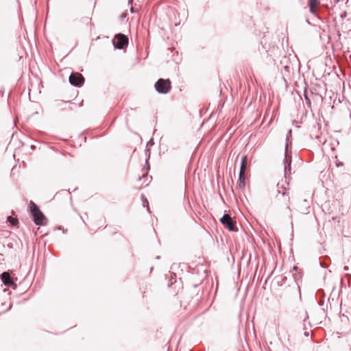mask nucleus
Returning <instances> with one entry per match:
<instances>
[{"instance_id":"7c9ffc66","label":"nucleus","mask_w":351,"mask_h":351,"mask_svg":"<svg viewBox=\"0 0 351 351\" xmlns=\"http://www.w3.org/2000/svg\"><path fill=\"white\" fill-rule=\"evenodd\" d=\"M346 278H351V274H346Z\"/></svg>"},{"instance_id":"c85d7f7f","label":"nucleus","mask_w":351,"mask_h":351,"mask_svg":"<svg viewBox=\"0 0 351 351\" xmlns=\"http://www.w3.org/2000/svg\"><path fill=\"white\" fill-rule=\"evenodd\" d=\"M324 293V291H323V290H322V289H320V290H319V291H317V293H318V294H321V293Z\"/></svg>"},{"instance_id":"4be33fe9","label":"nucleus","mask_w":351,"mask_h":351,"mask_svg":"<svg viewBox=\"0 0 351 351\" xmlns=\"http://www.w3.org/2000/svg\"><path fill=\"white\" fill-rule=\"evenodd\" d=\"M348 14H347V12L346 11H343V12L341 13L340 14V17L341 19H344L347 16Z\"/></svg>"},{"instance_id":"20e7f679","label":"nucleus","mask_w":351,"mask_h":351,"mask_svg":"<svg viewBox=\"0 0 351 351\" xmlns=\"http://www.w3.org/2000/svg\"><path fill=\"white\" fill-rule=\"evenodd\" d=\"M222 225L227 228L229 231L237 232L238 228L236 221L228 213H224L219 219Z\"/></svg>"},{"instance_id":"39448f33","label":"nucleus","mask_w":351,"mask_h":351,"mask_svg":"<svg viewBox=\"0 0 351 351\" xmlns=\"http://www.w3.org/2000/svg\"><path fill=\"white\" fill-rule=\"evenodd\" d=\"M128 38L122 33L116 34L112 39V44L115 49H123L128 45Z\"/></svg>"},{"instance_id":"f257e3e1","label":"nucleus","mask_w":351,"mask_h":351,"mask_svg":"<svg viewBox=\"0 0 351 351\" xmlns=\"http://www.w3.org/2000/svg\"><path fill=\"white\" fill-rule=\"evenodd\" d=\"M28 208L33 221L36 225L45 226L47 224V219L36 204L31 200Z\"/></svg>"},{"instance_id":"58836bf2","label":"nucleus","mask_w":351,"mask_h":351,"mask_svg":"<svg viewBox=\"0 0 351 351\" xmlns=\"http://www.w3.org/2000/svg\"><path fill=\"white\" fill-rule=\"evenodd\" d=\"M132 0H129L128 3H130Z\"/></svg>"},{"instance_id":"5701e85b","label":"nucleus","mask_w":351,"mask_h":351,"mask_svg":"<svg viewBox=\"0 0 351 351\" xmlns=\"http://www.w3.org/2000/svg\"><path fill=\"white\" fill-rule=\"evenodd\" d=\"M154 145V140L152 138H151L147 143V146H152Z\"/></svg>"},{"instance_id":"aec40b11","label":"nucleus","mask_w":351,"mask_h":351,"mask_svg":"<svg viewBox=\"0 0 351 351\" xmlns=\"http://www.w3.org/2000/svg\"><path fill=\"white\" fill-rule=\"evenodd\" d=\"M128 16V13L127 12H123L121 16H120V19L121 21L124 20L126 17Z\"/></svg>"},{"instance_id":"9d476101","label":"nucleus","mask_w":351,"mask_h":351,"mask_svg":"<svg viewBox=\"0 0 351 351\" xmlns=\"http://www.w3.org/2000/svg\"><path fill=\"white\" fill-rule=\"evenodd\" d=\"M330 264V259L328 256H322L319 258V265L323 268L328 267Z\"/></svg>"},{"instance_id":"7ed1b4c3","label":"nucleus","mask_w":351,"mask_h":351,"mask_svg":"<svg viewBox=\"0 0 351 351\" xmlns=\"http://www.w3.org/2000/svg\"><path fill=\"white\" fill-rule=\"evenodd\" d=\"M154 88L158 93L167 94L171 89V82L169 78H160L155 82Z\"/></svg>"},{"instance_id":"dca6fc26","label":"nucleus","mask_w":351,"mask_h":351,"mask_svg":"<svg viewBox=\"0 0 351 351\" xmlns=\"http://www.w3.org/2000/svg\"><path fill=\"white\" fill-rule=\"evenodd\" d=\"M308 319V315L306 311H304V329H306V322Z\"/></svg>"},{"instance_id":"2f4dec72","label":"nucleus","mask_w":351,"mask_h":351,"mask_svg":"<svg viewBox=\"0 0 351 351\" xmlns=\"http://www.w3.org/2000/svg\"><path fill=\"white\" fill-rule=\"evenodd\" d=\"M11 308H12V304H10L9 307L8 308V309L6 311H8L10 310Z\"/></svg>"},{"instance_id":"b1692460","label":"nucleus","mask_w":351,"mask_h":351,"mask_svg":"<svg viewBox=\"0 0 351 351\" xmlns=\"http://www.w3.org/2000/svg\"><path fill=\"white\" fill-rule=\"evenodd\" d=\"M284 69L287 72H290L291 66L289 65H285L284 66Z\"/></svg>"},{"instance_id":"f3484780","label":"nucleus","mask_w":351,"mask_h":351,"mask_svg":"<svg viewBox=\"0 0 351 351\" xmlns=\"http://www.w3.org/2000/svg\"><path fill=\"white\" fill-rule=\"evenodd\" d=\"M145 155L147 156L146 159L147 160H149L150 158V154H151V150L149 148H147L145 150Z\"/></svg>"},{"instance_id":"e433bc0d","label":"nucleus","mask_w":351,"mask_h":351,"mask_svg":"<svg viewBox=\"0 0 351 351\" xmlns=\"http://www.w3.org/2000/svg\"><path fill=\"white\" fill-rule=\"evenodd\" d=\"M83 105V102L80 103L79 106H82Z\"/></svg>"},{"instance_id":"bb28decb","label":"nucleus","mask_w":351,"mask_h":351,"mask_svg":"<svg viewBox=\"0 0 351 351\" xmlns=\"http://www.w3.org/2000/svg\"><path fill=\"white\" fill-rule=\"evenodd\" d=\"M304 335L305 337H308V336H309V332H308V331H305V332H304Z\"/></svg>"},{"instance_id":"6ab92c4d","label":"nucleus","mask_w":351,"mask_h":351,"mask_svg":"<svg viewBox=\"0 0 351 351\" xmlns=\"http://www.w3.org/2000/svg\"><path fill=\"white\" fill-rule=\"evenodd\" d=\"M8 221L12 223V225H15V223H16V220L12 219V217L9 216L8 217Z\"/></svg>"},{"instance_id":"423d86ee","label":"nucleus","mask_w":351,"mask_h":351,"mask_svg":"<svg viewBox=\"0 0 351 351\" xmlns=\"http://www.w3.org/2000/svg\"><path fill=\"white\" fill-rule=\"evenodd\" d=\"M69 81L72 86L80 88L84 85L85 79L80 73L72 72L69 77Z\"/></svg>"},{"instance_id":"a211bd4d","label":"nucleus","mask_w":351,"mask_h":351,"mask_svg":"<svg viewBox=\"0 0 351 351\" xmlns=\"http://www.w3.org/2000/svg\"><path fill=\"white\" fill-rule=\"evenodd\" d=\"M292 276L294 278V281H295L296 285L298 286V289H300V286L298 285V280H299V278L297 277L296 274H293Z\"/></svg>"},{"instance_id":"cd10ccee","label":"nucleus","mask_w":351,"mask_h":351,"mask_svg":"<svg viewBox=\"0 0 351 351\" xmlns=\"http://www.w3.org/2000/svg\"><path fill=\"white\" fill-rule=\"evenodd\" d=\"M130 12L132 13H134L135 12V10H134V9L132 7L130 8Z\"/></svg>"},{"instance_id":"9b49d317","label":"nucleus","mask_w":351,"mask_h":351,"mask_svg":"<svg viewBox=\"0 0 351 351\" xmlns=\"http://www.w3.org/2000/svg\"><path fill=\"white\" fill-rule=\"evenodd\" d=\"M319 3H320L319 0H308V5L309 6L310 12L311 13L315 12V8L317 5H318L319 4Z\"/></svg>"},{"instance_id":"f8f14e48","label":"nucleus","mask_w":351,"mask_h":351,"mask_svg":"<svg viewBox=\"0 0 351 351\" xmlns=\"http://www.w3.org/2000/svg\"><path fill=\"white\" fill-rule=\"evenodd\" d=\"M247 161V156L246 155L243 156L241 158L239 172H245V171Z\"/></svg>"},{"instance_id":"412c9836","label":"nucleus","mask_w":351,"mask_h":351,"mask_svg":"<svg viewBox=\"0 0 351 351\" xmlns=\"http://www.w3.org/2000/svg\"><path fill=\"white\" fill-rule=\"evenodd\" d=\"M66 193V194L71 195V193L69 190H62V191L56 193V195H57L58 193Z\"/></svg>"},{"instance_id":"c756f323","label":"nucleus","mask_w":351,"mask_h":351,"mask_svg":"<svg viewBox=\"0 0 351 351\" xmlns=\"http://www.w3.org/2000/svg\"><path fill=\"white\" fill-rule=\"evenodd\" d=\"M146 177H147V174H145V175H143L141 178L140 177V178H138V180H141L142 178H146Z\"/></svg>"},{"instance_id":"72a5a7b5","label":"nucleus","mask_w":351,"mask_h":351,"mask_svg":"<svg viewBox=\"0 0 351 351\" xmlns=\"http://www.w3.org/2000/svg\"><path fill=\"white\" fill-rule=\"evenodd\" d=\"M287 280V277H283L282 281L285 282V281Z\"/></svg>"},{"instance_id":"2eb2a0df","label":"nucleus","mask_w":351,"mask_h":351,"mask_svg":"<svg viewBox=\"0 0 351 351\" xmlns=\"http://www.w3.org/2000/svg\"><path fill=\"white\" fill-rule=\"evenodd\" d=\"M149 160L145 159V167L143 169V170L145 169L147 172L149 171L150 169V165H149Z\"/></svg>"},{"instance_id":"1a4fd4ad","label":"nucleus","mask_w":351,"mask_h":351,"mask_svg":"<svg viewBox=\"0 0 351 351\" xmlns=\"http://www.w3.org/2000/svg\"><path fill=\"white\" fill-rule=\"evenodd\" d=\"M237 185L240 189H244L245 187V172H239Z\"/></svg>"},{"instance_id":"ddd939ff","label":"nucleus","mask_w":351,"mask_h":351,"mask_svg":"<svg viewBox=\"0 0 351 351\" xmlns=\"http://www.w3.org/2000/svg\"><path fill=\"white\" fill-rule=\"evenodd\" d=\"M141 199H142V202H143V206L144 207H146L147 211L149 213H150V208H149V202H148L147 199L145 197V196L144 195H141Z\"/></svg>"},{"instance_id":"c9c22d12","label":"nucleus","mask_w":351,"mask_h":351,"mask_svg":"<svg viewBox=\"0 0 351 351\" xmlns=\"http://www.w3.org/2000/svg\"><path fill=\"white\" fill-rule=\"evenodd\" d=\"M156 258V259H160V256H157Z\"/></svg>"},{"instance_id":"4468645a","label":"nucleus","mask_w":351,"mask_h":351,"mask_svg":"<svg viewBox=\"0 0 351 351\" xmlns=\"http://www.w3.org/2000/svg\"><path fill=\"white\" fill-rule=\"evenodd\" d=\"M304 99H305L306 105L309 108H311V99H310L309 97L308 96V95H307V93L306 92V90H304Z\"/></svg>"},{"instance_id":"473e14b6","label":"nucleus","mask_w":351,"mask_h":351,"mask_svg":"<svg viewBox=\"0 0 351 351\" xmlns=\"http://www.w3.org/2000/svg\"><path fill=\"white\" fill-rule=\"evenodd\" d=\"M343 269L344 270H348V266H344Z\"/></svg>"},{"instance_id":"ea45409f","label":"nucleus","mask_w":351,"mask_h":351,"mask_svg":"<svg viewBox=\"0 0 351 351\" xmlns=\"http://www.w3.org/2000/svg\"><path fill=\"white\" fill-rule=\"evenodd\" d=\"M1 314H2V312L0 311V315H1Z\"/></svg>"},{"instance_id":"f03ea898","label":"nucleus","mask_w":351,"mask_h":351,"mask_svg":"<svg viewBox=\"0 0 351 351\" xmlns=\"http://www.w3.org/2000/svg\"><path fill=\"white\" fill-rule=\"evenodd\" d=\"M292 137V130L289 129L286 134V145L285 148V158L283 160L285 177L286 179L288 175L291 174V155L289 154V147L291 145L290 138Z\"/></svg>"},{"instance_id":"0eeeda50","label":"nucleus","mask_w":351,"mask_h":351,"mask_svg":"<svg viewBox=\"0 0 351 351\" xmlns=\"http://www.w3.org/2000/svg\"><path fill=\"white\" fill-rule=\"evenodd\" d=\"M0 278L4 285L11 287L12 289H16L17 285L14 280H13L7 271H3L0 274Z\"/></svg>"},{"instance_id":"a878e982","label":"nucleus","mask_w":351,"mask_h":351,"mask_svg":"<svg viewBox=\"0 0 351 351\" xmlns=\"http://www.w3.org/2000/svg\"><path fill=\"white\" fill-rule=\"evenodd\" d=\"M0 94L1 95V96H3L4 95V89L3 88H1L0 90Z\"/></svg>"},{"instance_id":"393cba45","label":"nucleus","mask_w":351,"mask_h":351,"mask_svg":"<svg viewBox=\"0 0 351 351\" xmlns=\"http://www.w3.org/2000/svg\"><path fill=\"white\" fill-rule=\"evenodd\" d=\"M324 300H319V301L318 302V304H319V306H323V305H324Z\"/></svg>"},{"instance_id":"4c0bfd02","label":"nucleus","mask_w":351,"mask_h":351,"mask_svg":"<svg viewBox=\"0 0 351 351\" xmlns=\"http://www.w3.org/2000/svg\"><path fill=\"white\" fill-rule=\"evenodd\" d=\"M172 284H173V282H171V283H170V284H169V287L171 286V285H172Z\"/></svg>"},{"instance_id":"6e6552de","label":"nucleus","mask_w":351,"mask_h":351,"mask_svg":"<svg viewBox=\"0 0 351 351\" xmlns=\"http://www.w3.org/2000/svg\"><path fill=\"white\" fill-rule=\"evenodd\" d=\"M278 194L276 198L278 200H282L285 203H287L289 201V196L286 191V189L282 185L280 186L279 183L276 185Z\"/></svg>"},{"instance_id":"f704fd0d","label":"nucleus","mask_w":351,"mask_h":351,"mask_svg":"<svg viewBox=\"0 0 351 351\" xmlns=\"http://www.w3.org/2000/svg\"><path fill=\"white\" fill-rule=\"evenodd\" d=\"M34 148H35V145H32V146H31V149H34Z\"/></svg>"}]
</instances>
